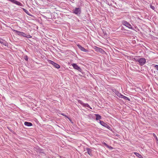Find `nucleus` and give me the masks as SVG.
Returning <instances> with one entry per match:
<instances>
[{
    "label": "nucleus",
    "instance_id": "19",
    "mask_svg": "<svg viewBox=\"0 0 158 158\" xmlns=\"http://www.w3.org/2000/svg\"><path fill=\"white\" fill-rule=\"evenodd\" d=\"M77 101H78V102L81 105H83L84 103H83V102L82 101H81V100H77Z\"/></svg>",
    "mask_w": 158,
    "mask_h": 158
},
{
    "label": "nucleus",
    "instance_id": "27",
    "mask_svg": "<svg viewBox=\"0 0 158 158\" xmlns=\"http://www.w3.org/2000/svg\"><path fill=\"white\" fill-rule=\"evenodd\" d=\"M26 37L28 38H31V36L30 35H28L27 36H26Z\"/></svg>",
    "mask_w": 158,
    "mask_h": 158
},
{
    "label": "nucleus",
    "instance_id": "31",
    "mask_svg": "<svg viewBox=\"0 0 158 158\" xmlns=\"http://www.w3.org/2000/svg\"><path fill=\"white\" fill-rule=\"evenodd\" d=\"M112 148V147H110V148Z\"/></svg>",
    "mask_w": 158,
    "mask_h": 158
},
{
    "label": "nucleus",
    "instance_id": "23",
    "mask_svg": "<svg viewBox=\"0 0 158 158\" xmlns=\"http://www.w3.org/2000/svg\"><path fill=\"white\" fill-rule=\"evenodd\" d=\"M155 67L157 70H158V65H155Z\"/></svg>",
    "mask_w": 158,
    "mask_h": 158
},
{
    "label": "nucleus",
    "instance_id": "3",
    "mask_svg": "<svg viewBox=\"0 0 158 158\" xmlns=\"http://www.w3.org/2000/svg\"><path fill=\"white\" fill-rule=\"evenodd\" d=\"M146 59L144 58H141L139 59L138 62L141 66L143 65L146 63Z\"/></svg>",
    "mask_w": 158,
    "mask_h": 158
},
{
    "label": "nucleus",
    "instance_id": "9",
    "mask_svg": "<svg viewBox=\"0 0 158 158\" xmlns=\"http://www.w3.org/2000/svg\"><path fill=\"white\" fill-rule=\"evenodd\" d=\"M78 48L82 51L84 52H87L88 51L85 49L84 47H82L80 45L78 44L77 45Z\"/></svg>",
    "mask_w": 158,
    "mask_h": 158
},
{
    "label": "nucleus",
    "instance_id": "10",
    "mask_svg": "<svg viewBox=\"0 0 158 158\" xmlns=\"http://www.w3.org/2000/svg\"><path fill=\"white\" fill-rule=\"evenodd\" d=\"M86 151H87V153L90 156L92 155V150L91 149H90L89 148H86Z\"/></svg>",
    "mask_w": 158,
    "mask_h": 158
},
{
    "label": "nucleus",
    "instance_id": "2",
    "mask_svg": "<svg viewBox=\"0 0 158 158\" xmlns=\"http://www.w3.org/2000/svg\"><path fill=\"white\" fill-rule=\"evenodd\" d=\"M48 62L50 64H52L55 68L58 69L60 68V66L59 65L54 62L52 61L49 60H48Z\"/></svg>",
    "mask_w": 158,
    "mask_h": 158
},
{
    "label": "nucleus",
    "instance_id": "25",
    "mask_svg": "<svg viewBox=\"0 0 158 158\" xmlns=\"http://www.w3.org/2000/svg\"><path fill=\"white\" fill-rule=\"evenodd\" d=\"M3 41V40L2 39L0 38V43H2Z\"/></svg>",
    "mask_w": 158,
    "mask_h": 158
},
{
    "label": "nucleus",
    "instance_id": "12",
    "mask_svg": "<svg viewBox=\"0 0 158 158\" xmlns=\"http://www.w3.org/2000/svg\"><path fill=\"white\" fill-rule=\"evenodd\" d=\"M134 154L135 155L139 158H143V157L142 156L139 154L137 152H135Z\"/></svg>",
    "mask_w": 158,
    "mask_h": 158
},
{
    "label": "nucleus",
    "instance_id": "28",
    "mask_svg": "<svg viewBox=\"0 0 158 158\" xmlns=\"http://www.w3.org/2000/svg\"><path fill=\"white\" fill-rule=\"evenodd\" d=\"M62 114V115H63V116H65V117H66V115H65V114Z\"/></svg>",
    "mask_w": 158,
    "mask_h": 158
},
{
    "label": "nucleus",
    "instance_id": "13",
    "mask_svg": "<svg viewBox=\"0 0 158 158\" xmlns=\"http://www.w3.org/2000/svg\"><path fill=\"white\" fill-rule=\"evenodd\" d=\"M95 115L96 116V120H98L101 118V117L98 114H96Z\"/></svg>",
    "mask_w": 158,
    "mask_h": 158
},
{
    "label": "nucleus",
    "instance_id": "20",
    "mask_svg": "<svg viewBox=\"0 0 158 158\" xmlns=\"http://www.w3.org/2000/svg\"><path fill=\"white\" fill-rule=\"evenodd\" d=\"M153 136L156 139V140L158 141V139L156 137V135H155V134H153Z\"/></svg>",
    "mask_w": 158,
    "mask_h": 158
},
{
    "label": "nucleus",
    "instance_id": "5",
    "mask_svg": "<svg viewBox=\"0 0 158 158\" xmlns=\"http://www.w3.org/2000/svg\"><path fill=\"white\" fill-rule=\"evenodd\" d=\"M72 65L74 69L77 70L79 72H81V69L76 64H72Z\"/></svg>",
    "mask_w": 158,
    "mask_h": 158
},
{
    "label": "nucleus",
    "instance_id": "17",
    "mask_svg": "<svg viewBox=\"0 0 158 158\" xmlns=\"http://www.w3.org/2000/svg\"><path fill=\"white\" fill-rule=\"evenodd\" d=\"M121 98H124L125 100H130V99H129V98H127V97H126L125 96H123V95H122Z\"/></svg>",
    "mask_w": 158,
    "mask_h": 158
},
{
    "label": "nucleus",
    "instance_id": "24",
    "mask_svg": "<svg viewBox=\"0 0 158 158\" xmlns=\"http://www.w3.org/2000/svg\"><path fill=\"white\" fill-rule=\"evenodd\" d=\"M26 60H28V57H27V56H26L25 57V58H24Z\"/></svg>",
    "mask_w": 158,
    "mask_h": 158
},
{
    "label": "nucleus",
    "instance_id": "22",
    "mask_svg": "<svg viewBox=\"0 0 158 158\" xmlns=\"http://www.w3.org/2000/svg\"><path fill=\"white\" fill-rule=\"evenodd\" d=\"M23 10H24V11L26 13H27V12H28V11L27 10H26L25 9H24V8H23Z\"/></svg>",
    "mask_w": 158,
    "mask_h": 158
},
{
    "label": "nucleus",
    "instance_id": "7",
    "mask_svg": "<svg viewBox=\"0 0 158 158\" xmlns=\"http://www.w3.org/2000/svg\"><path fill=\"white\" fill-rule=\"evenodd\" d=\"M11 2L13 3H15L16 5H18L20 6H23V5L22 4H21L20 2H19L17 1H16L15 0H12Z\"/></svg>",
    "mask_w": 158,
    "mask_h": 158
},
{
    "label": "nucleus",
    "instance_id": "18",
    "mask_svg": "<svg viewBox=\"0 0 158 158\" xmlns=\"http://www.w3.org/2000/svg\"><path fill=\"white\" fill-rule=\"evenodd\" d=\"M20 35L23 36L24 37H26V34L23 32H21V34H20Z\"/></svg>",
    "mask_w": 158,
    "mask_h": 158
},
{
    "label": "nucleus",
    "instance_id": "16",
    "mask_svg": "<svg viewBox=\"0 0 158 158\" xmlns=\"http://www.w3.org/2000/svg\"><path fill=\"white\" fill-rule=\"evenodd\" d=\"M14 31L15 32V33H16L17 35H20V34H21V32H20L19 31L15 30H14Z\"/></svg>",
    "mask_w": 158,
    "mask_h": 158
},
{
    "label": "nucleus",
    "instance_id": "30",
    "mask_svg": "<svg viewBox=\"0 0 158 158\" xmlns=\"http://www.w3.org/2000/svg\"><path fill=\"white\" fill-rule=\"evenodd\" d=\"M112 148V147H110V148Z\"/></svg>",
    "mask_w": 158,
    "mask_h": 158
},
{
    "label": "nucleus",
    "instance_id": "4",
    "mask_svg": "<svg viewBox=\"0 0 158 158\" xmlns=\"http://www.w3.org/2000/svg\"><path fill=\"white\" fill-rule=\"evenodd\" d=\"M122 24L123 25H124V26H126V27H128L129 28H132V27L131 25L127 21H123L122 22Z\"/></svg>",
    "mask_w": 158,
    "mask_h": 158
},
{
    "label": "nucleus",
    "instance_id": "26",
    "mask_svg": "<svg viewBox=\"0 0 158 158\" xmlns=\"http://www.w3.org/2000/svg\"><path fill=\"white\" fill-rule=\"evenodd\" d=\"M139 59H136V58H135V59H134L136 61H138V62Z\"/></svg>",
    "mask_w": 158,
    "mask_h": 158
},
{
    "label": "nucleus",
    "instance_id": "1",
    "mask_svg": "<svg viewBox=\"0 0 158 158\" xmlns=\"http://www.w3.org/2000/svg\"><path fill=\"white\" fill-rule=\"evenodd\" d=\"M73 13L76 15H78L80 14L81 11L80 8H76L73 10Z\"/></svg>",
    "mask_w": 158,
    "mask_h": 158
},
{
    "label": "nucleus",
    "instance_id": "8",
    "mask_svg": "<svg viewBox=\"0 0 158 158\" xmlns=\"http://www.w3.org/2000/svg\"><path fill=\"white\" fill-rule=\"evenodd\" d=\"M11 2L13 3H15L16 5H18L20 6H23V5L22 4H21L20 2H19L17 1H16L15 0H12Z\"/></svg>",
    "mask_w": 158,
    "mask_h": 158
},
{
    "label": "nucleus",
    "instance_id": "15",
    "mask_svg": "<svg viewBox=\"0 0 158 158\" xmlns=\"http://www.w3.org/2000/svg\"><path fill=\"white\" fill-rule=\"evenodd\" d=\"M116 94L118 97L121 98H122L123 95H122L120 93H119L118 91L116 92Z\"/></svg>",
    "mask_w": 158,
    "mask_h": 158
},
{
    "label": "nucleus",
    "instance_id": "14",
    "mask_svg": "<svg viewBox=\"0 0 158 158\" xmlns=\"http://www.w3.org/2000/svg\"><path fill=\"white\" fill-rule=\"evenodd\" d=\"M84 107H87L90 108L91 109H92L91 107L88 104L86 103H84L83 105Z\"/></svg>",
    "mask_w": 158,
    "mask_h": 158
},
{
    "label": "nucleus",
    "instance_id": "6",
    "mask_svg": "<svg viewBox=\"0 0 158 158\" xmlns=\"http://www.w3.org/2000/svg\"><path fill=\"white\" fill-rule=\"evenodd\" d=\"M99 122H100V124L106 127L109 129H110V127L109 126H108V125H107L106 123H105L104 122L101 121V120H100Z\"/></svg>",
    "mask_w": 158,
    "mask_h": 158
},
{
    "label": "nucleus",
    "instance_id": "29",
    "mask_svg": "<svg viewBox=\"0 0 158 158\" xmlns=\"http://www.w3.org/2000/svg\"><path fill=\"white\" fill-rule=\"evenodd\" d=\"M105 145H106V146H107L108 148H110V147H109V146H108V145L106 144V143H105Z\"/></svg>",
    "mask_w": 158,
    "mask_h": 158
},
{
    "label": "nucleus",
    "instance_id": "11",
    "mask_svg": "<svg viewBox=\"0 0 158 158\" xmlns=\"http://www.w3.org/2000/svg\"><path fill=\"white\" fill-rule=\"evenodd\" d=\"M24 124L25 126L28 127L32 126V123H31L27 122H25Z\"/></svg>",
    "mask_w": 158,
    "mask_h": 158
},
{
    "label": "nucleus",
    "instance_id": "21",
    "mask_svg": "<svg viewBox=\"0 0 158 158\" xmlns=\"http://www.w3.org/2000/svg\"><path fill=\"white\" fill-rule=\"evenodd\" d=\"M150 7L153 10H154L155 9V7L154 6H152V5H150Z\"/></svg>",
    "mask_w": 158,
    "mask_h": 158
}]
</instances>
